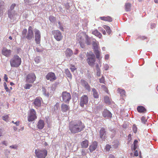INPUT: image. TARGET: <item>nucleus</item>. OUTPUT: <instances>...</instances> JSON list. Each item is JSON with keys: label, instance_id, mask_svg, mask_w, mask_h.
I'll list each match as a JSON object with an SVG mask.
<instances>
[{"label": "nucleus", "instance_id": "44", "mask_svg": "<svg viewBox=\"0 0 158 158\" xmlns=\"http://www.w3.org/2000/svg\"><path fill=\"white\" fill-rule=\"evenodd\" d=\"M141 121L142 123H145L146 122V120L145 118L143 116L141 118Z\"/></svg>", "mask_w": 158, "mask_h": 158}, {"label": "nucleus", "instance_id": "17", "mask_svg": "<svg viewBox=\"0 0 158 158\" xmlns=\"http://www.w3.org/2000/svg\"><path fill=\"white\" fill-rule=\"evenodd\" d=\"M81 82L82 85L88 91H90V87L88 82L83 79L81 80Z\"/></svg>", "mask_w": 158, "mask_h": 158}, {"label": "nucleus", "instance_id": "43", "mask_svg": "<svg viewBox=\"0 0 158 158\" xmlns=\"http://www.w3.org/2000/svg\"><path fill=\"white\" fill-rule=\"evenodd\" d=\"M9 117L8 115H5L2 117L3 119L5 121H7L8 120Z\"/></svg>", "mask_w": 158, "mask_h": 158}, {"label": "nucleus", "instance_id": "7", "mask_svg": "<svg viewBox=\"0 0 158 158\" xmlns=\"http://www.w3.org/2000/svg\"><path fill=\"white\" fill-rule=\"evenodd\" d=\"M36 79V77L35 73H31L28 74L26 76L25 82L33 84Z\"/></svg>", "mask_w": 158, "mask_h": 158}, {"label": "nucleus", "instance_id": "20", "mask_svg": "<svg viewBox=\"0 0 158 158\" xmlns=\"http://www.w3.org/2000/svg\"><path fill=\"white\" fill-rule=\"evenodd\" d=\"M34 104L35 107H39L40 106L41 102L40 99L38 98H36L34 100Z\"/></svg>", "mask_w": 158, "mask_h": 158}, {"label": "nucleus", "instance_id": "9", "mask_svg": "<svg viewBox=\"0 0 158 158\" xmlns=\"http://www.w3.org/2000/svg\"><path fill=\"white\" fill-rule=\"evenodd\" d=\"M62 97L63 100L66 103H69V102L71 99V95L69 93L66 91H64L62 92Z\"/></svg>", "mask_w": 158, "mask_h": 158}, {"label": "nucleus", "instance_id": "13", "mask_svg": "<svg viewBox=\"0 0 158 158\" xmlns=\"http://www.w3.org/2000/svg\"><path fill=\"white\" fill-rule=\"evenodd\" d=\"M34 36L33 32L32 27L30 26L28 27L27 35L26 36V38L28 40H31L32 39Z\"/></svg>", "mask_w": 158, "mask_h": 158}, {"label": "nucleus", "instance_id": "59", "mask_svg": "<svg viewBox=\"0 0 158 158\" xmlns=\"http://www.w3.org/2000/svg\"><path fill=\"white\" fill-rule=\"evenodd\" d=\"M96 70L100 69L99 67V65L98 64H97L96 65Z\"/></svg>", "mask_w": 158, "mask_h": 158}, {"label": "nucleus", "instance_id": "63", "mask_svg": "<svg viewBox=\"0 0 158 158\" xmlns=\"http://www.w3.org/2000/svg\"><path fill=\"white\" fill-rule=\"evenodd\" d=\"M109 57V55H106L105 56V58L106 59H108Z\"/></svg>", "mask_w": 158, "mask_h": 158}, {"label": "nucleus", "instance_id": "48", "mask_svg": "<svg viewBox=\"0 0 158 158\" xmlns=\"http://www.w3.org/2000/svg\"><path fill=\"white\" fill-rule=\"evenodd\" d=\"M4 79L6 81H7L8 78L6 74H5L4 75Z\"/></svg>", "mask_w": 158, "mask_h": 158}, {"label": "nucleus", "instance_id": "33", "mask_svg": "<svg viewBox=\"0 0 158 158\" xmlns=\"http://www.w3.org/2000/svg\"><path fill=\"white\" fill-rule=\"evenodd\" d=\"M48 19L52 23L54 22L56 20V18L52 15L50 16Z\"/></svg>", "mask_w": 158, "mask_h": 158}, {"label": "nucleus", "instance_id": "54", "mask_svg": "<svg viewBox=\"0 0 158 158\" xmlns=\"http://www.w3.org/2000/svg\"><path fill=\"white\" fill-rule=\"evenodd\" d=\"M2 144H3L5 145H6V146L7 145V143L6 141H3L2 142Z\"/></svg>", "mask_w": 158, "mask_h": 158}, {"label": "nucleus", "instance_id": "37", "mask_svg": "<svg viewBox=\"0 0 158 158\" xmlns=\"http://www.w3.org/2000/svg\"><path fill=\"white\" fill-rule=\"evenodd\" d=\"M111 148V147L110 145L107 144L105 147V149L106 151L109 152Z\"/></svg>", "mask_w": 158, "mask_h": 158}, {"label": "nucleus", "instance_id": "38", "mask_svg": "<svg viewBox=\"0 0 158 158\" xmlns=\"http://www.w3.org/2000/svg\"><path fill=\"white\" fill-rule=\"evenodd\" d=\"M102 88V90L107 93L108 92V89L107 87L105 85H102L101 86Z\"/></svg>", "mask_w": 158, "mask_h": 158}, {"label": "nucleus", "instance_id": "16", "mask_svg": "<svg viewBox=\"0 0 158 158\" xmlns=\"http://www.w3.org/2000/svg\"><path fill=\"white\" fill-rule=\"evenodd\" d=\"M45 123L44 121L42 119H40L37 124V127L39 130L42 129L44 127Z\"/></svg>", "mask_w": 158, "mask_h": 158}, {"label": "nucleus", "instance_id": "24", "mask_svg": "<svg viewBox=\"0 0 158 158\" xmlns=\"http://www.w3.org/2000/svg\"><path fill=\"white\" fill-rule=\"evenodd\" d=\"M100 18L102 20L110 22H112L113 20L109 16L101 17H100Z\"/></svg>", "mask_w": 158, "mask_h": 158}, {"label": "nucleus", "instance_id": "30", "mask_svg": "<svg viewBox=\"0 0 158 158\" xmlns=\"http://www.w3.org/2000/svg\"><path fill=\"white\" fill-rule=\"evenodd\" d=\"M103 27L105 29H106L107 32L108 33L109 35L111 33V31L110 27L108 26L105 25H104Z\"/></svg>", "mask_w": 158, "mask_h": 158}, {"label": "nucleus", "instance_id": "4", "mask_svg": "<svg viewBox=\"0 0 158 158\" xmlns=\"http://www.w3.org/2000/svg\"><path fill=\"white\" fill-rule=\"evenodd\" d=\"M35 153L38 158H45L48 154V151L45 149H36Z\"/></svg>", "mask_w": 158, "mask_h": 158}, {"label": "nucleus", "instance_id": "11", "mask_svg": "<svg viewBox=\"0 0 158 158\" xmlns=\"http://www.w3.org/2000/svg\"><path fill=\"white\" fill-rule=\"evenodd\" d=\"M45 77L47 80H49L51 82H53L57 79L55 73L52 72L48 73L46 76Z\"/></svg>", "mask_w": 158, "mask_h": 158}, {"label": "nucleus", "instance_id": "23", "mask_svg": "<svg viewBox=\"0 0 158 158\" xmlns=\"http://www.w3.org/2000/svg\"><path fill=\"white\" fill-rule=\"evenodd\" d=\"M73 54V52L70 49L68 48L65 51V55L67 57H70Z\"/></svg>", "mask_w": 158, "mask_h": 158}, {"label": "nucleus", "instance_id": "46", "mask_svg": "<svg viewBox=\"0 0 158 158\" xmlns=\"http://www.w3.org/2000/svg\"><path fill=\"white\" fill-rule=\"evenodd\" d=\"M27 33V30L26 29H24L22 31V34L23 35H26V34Z\"/></svg>", "mask_w": 158, "mask_h": 158}, {"label": "nucleus", "instance_id": "60", "mask_svg": "<svg viewBox=\"0 0 158 158\" xmlns=\"http://www.w3.org/2000/svg\"><path fill=\"white\" fill-rule=\"evenodd\" d=\"M108 158H115V157L113 155L110 154V155Z\"/></svg>", "mask_w": 158, "mask_h": 158}, {"label": "nucleus", "instance_id": "34", "mask_svg": "<svg viewBox=\"0 0 158 158\" xmlns=\"http://www.w3.org/2000/svg\"><path fill=\"white\" fill-rule=\"evenodd\" d=\"M93 46L94 50H98V44L95 42H93Z\"/></svg>", "mask_w": 158, "mask_h": 158}, {"label": "nucleus", "instance_id": "28", "mask_svg": "<svg viewBox=\"0 0 158 158\" xmlns=\"http://www.w3.org/2000/svg\"><path fill=\"white\" fill-rule=\"evenodd\" d=\"M117 91L121 96L124 97L126 96V92L124 90L118 88L117 89Z\"/></svg>", "mask_w": 158, "mask_h": 158}, {"label": "nucleus", "instance_id": "39", "mask_svg": "<svg viewBox=\"0 0 158 158\" xmlns=\"http://www.w3.org/2000/svg\"><path fill=\"white\" fill-rule=\"evenodd\" d=\"M4 86V88L6 90V91L7 92H10V90L9 89L8 87L7 86V85L6 82H4L3 83Z\"/></svg>", "mask_w": 158, "mask_h": 158}, {"label": "nucleus", "instance_id": "58", "mask_svg": "<svg viewBox=\"0 0 158 158\" xmlns=\"http://www.w3.org/2000/svg\"><path fill=\"white\" fill-rule=\"evenodd\" d=\"M19 121H16V122H15V124L17 126H18L19 125Z\"/></svg>", "mask_w": 158, "mask_h": 158}, {"label": "nucleus", "instance_id": "36", "mask_svg": "<svg viewBox=\"0 0 158 158\" xmlns=\"http://www.w3.org/2000/svg\"><path fill=\"white\" fill-rule=\"evenodd\" d=\"M94 52L97 58L99 59L100 57V52L98 50H94Z\"/></svg>", "mask_w": 158, "mask_h": 158}, {"label": "nucleus", "instance_id": "6", "mask_svg": "<svg viewBox=\"0 0 158 158\" xmlns=\"http://www.w3.org/2000/svg\"><path fill=\"white\" fill-rule=\"evenodd\" d=\"M37 118L35 111L33 109H30L27 117L28 121L29 122H32L36 119Z\"/></svg>", "mask_w": 158, "mask_h": 158}, {"label": "nucleus", "instance_id": "14", "mask_svg": "<svg viewBox=\"0 0 158 158\" xmlns=\"http://www.w3.org/2000/svg\"><path fill=\"white\" fill-rule=\"evenodd\" d=\"M106 135V129L104 127H102L99 131V136L103 140H105V137Z\"/></svg>", "mask_w": 158, "mask_h": 158}, {"label": "nucleus", "instance_id": "62", "mask_svg": "<svg viewBox=\"0 0 158 158\" xmlns=\"http://www.w3.org/2000/svg\"><path fill=\"white\" fill-rule=\"evenodd\" d=\"M59 28L61 31H64V28L62 26H59Z\"/></svg>", "mask_w": 158, "mask_h": 158}, {"label": "nucleus", "instance_id": "40", "mask_svg": "<svg viewBox=\"0 0 158 158\" xmlns=\"http://www.w3.org/2000/svg\"><path fill=\"white\" fill-rule=\"evenodd\" d=\"M99 82L101 83L104 84L105 82V79L103 76H102L101 78H100Z\"/></svg>", "mask_w": 158, "mask_h": 158}, {"label": "nucleus", "instance_id": "61", "mask_svg": "<svg viewBox=\"0 0 158 158\" xmlns=\"http://www.w3.org/2000/svg\"><path fill=\"white\" fill-rule=\"evenodd\" d=\"M102 32L103 35H105L106 34V32L105 30H102Z\"/></svg>", "mask_w": 158, "mask_h": 158}, {"label": "nucleus", "instance_id": "31", "mask_svg": "<svg viewBox=\"0 0 158 158\" xmlns=\"http://www.w3.org/2000/svg\"><path fill=\"white\" fill-rule=\"evenodd\" d=\"M104 101L106 103L110 104V99L109 97L107 96L104 97Z\"/></svg>", "mask_w": 158, "mask_h": 158}, {"label": "nucleus", "instance_id": "53", "mask_svg": "<svg viewBox=\"0 0 158 158\" xmlns=\"http://www.w3.org/2000/svg\"><path fill=\"white\" fill-rule=\"evenodd\" d=\"M131 134H129L128 136V139L129 140H131Z\"/></svg>", "mask_w": 158, "mask_h": 158}, {"label": "nucleus", "instance_id": "56", "mask_svg": "<svg viewBox=\"0 0 158 158\" xmlns=\"http://www.w3.org/2000/svg\"><path fill=\"white\" fill-rule=\"evenodd\" d=\"M137 148V145H134L133 146V149L134 151H135L136 149Z\"/></svg>", "mask_w": 158, "mask_h": 158}, {"label": "nucleus", "instance_id": "1", "mask_svg": "<svg viewBox=\"0 0 158 158\" xmlns=\"http://www.w3.org/2000/svg\"><path fill=\"white\" fill-rule=\"evenodd\" d=\"M85 126L80 120H76L70 122L69 127L72 133L76 134L82 131Z\"/></svg>", "mask_w": 158, "mask_h": 158}, {"label": "nucleus", "instance_id": "8", "mask_svg": "<svg viewBox=\"0 0 158 158\" xmlns=\"http://www.w3.org/2000/svg\"><path fill=\"white\" fill-rule=\"evenodd\" d=\"M52 33L55 39L57 41L61 40L63 38L61 32L58 30H54L52 31Z\"/></svg>", "mask_w": 158, "mask_h": 158}, {"label": "nucleus", "instance_id": "52", "mask_svg": "<svg viewBox=\"0 0 158 158\" xmlns=\"http://www.w3.org/2000/svg\"><path fill=\"white\" fill-rule=\"evenodd\" d=\"M135 153H134V155L136 156H137L139 154H138V151L137 150L135 151Z\"/></svg>", "mask_w": 158, "mask_h": 158}, {"label": "nucleus", "instance_id": "25", "mask_svg": "<svg viewBox=\"0 0 158 158\" xmlns=\"http://www.w3.org/2000/svg\"><path fill=\"white\" fill-rule=\"evenodd\" d=\"M92 91L94 97L95 98H99V95L96 89L93 88L92 89Z\"/></svg>", "mask_w": 158, "mask_h": 158}, {"label": "nucleus", "instance_id": "64", "mask_svg": "<svg viewBox=\"0 0 158 158\" xmlns=\"http://www.w3.org/2000/svg\"><path fill=\"white\" fill-rule=\"evenodd\" d=\"M155 24L154 23L152 24L151 25V28H152L153 27H155Z\"/></svg>", "mask_w": 158, "mask_h": 158}, {"label": "nucleus", "instance_id": "19", "mask_svg": "<svg viewBox=\"0 0 158 158\" xmlns=\"http://www.w3.org/2000/svg\"><path fill=\"white\" fill-rule=\"evenodd\" d=\"M98 146V143L95 141L93 142L92 144L89 146V149L90 152L95 150Z\"/></svg>", "mask_w": 158, "mask_h": 158}, {"label": "nucleus", "instance_id": "12", "mask_svg": "<svg viewBox=\"0 0 158 158\" xmlns=\"http://www.w3.org/2000/svg\"><path fill=\"white\" fill-rule=\"evenodd\" d=\"M88 98L87 95H84L82 96L81 98L80 103V106L83 107L85 105H87L88 102Z\"/></svg>", "mask_w": 158, "mask_h": 158}, {"label": "nucleus", "instance_id": "41", "mask_svg": "<svg viewBox=\"0 0 158 158\" xmlns=\"http://www.w3.org/2000/svg\"><path fill=\"white\" fill-rule=\"evenodd\" d=\"M132 128L133 132L134 133H136L137 131V127L135 124L133 125Z\"/></svg>", "mask_w": 158, "mask_h": 158}, {"label": "nucleus", "instance_id": "10", "mask_svg": "<svg viewBox=\"0 0 158 158\" xmlns=\"http://www.w3.org/2000/svg\"><path fill=\"white\" fill-rule=\"evenodd\" d=\"M35 40L37 44H40L41 42V34L39 30L37 29H35Z\"/></svg>", "mask_w": 158, "mask_h": 158}, {"label": "nucleus", "instance_id": "22", "mask_svg": "<svg viewBox=\"0 0 158 158\" xmlns=\"http://www.w3.org/2000/svg\"><path fill=\"white\" fill-rule=\"evenodd\" d=\"M81 148H87L89 146V141L87 139H85L81 143Z\"/></svg>", "mask_w": 158, "mask_h": 158}, {"label": "nucleus", "instance_id": "2", "mask_svg": "<svg viewBox=\"0 0 158 158\" xmlns=\"http://www.w3.org/2000/svg\"><path fill=\"white\" fill-rule=\"evenodd\" d=\"M77 38L81 47L82 48L85 47V43L88 45L90 44L88 42L89 40L88 36L83 32L77 33Z\"/></svg>", "mask_w": 158, "mask_h": 158}, {"label": "nucleus", "instance_id": "35", "mask_svg": "<svg viewBox=\"0 0 158 158\" xmlns=\"http://www.w3.org/2000/svg\"><path fill=\"white\" fill-rule=\"evenodd\" d=\"M65 73L67 75V77H69V78H71L72 75L69 70L68 69H66L65 70Z\"/></svg>", "mask_w": 158, "mask_h": 158}, {"label": "nucleus", "instance_id": "15", "mask_svg": "<svg viewBox=\"0 0 158 158\" xmlns=\"http://www.w3.org/2000/svg\"><path fill=\"white\" fill-rule=\"evenodd\" d=\"M2 52V55L6 57H9L11 55V50L8 49L6 48H3Z\"/></svg>", "mask_w": 158, "mask_h": 158}, {"label": "nucleus", "instance_id": "57", "mask_svg": "<svg viewBox=\"0 0 158 158\" xmlns=\"http://www.w3.org/2000/svg\"><path fill=\"white\" fill-rule=\"evenodd\" d=\"M3 131L2 129H0V137L2 135Z\"/></svg>", "mask_w": 158, "mask_h": 158}, {"label": "nucleus", "instance_id": "26", "mask_svg": "<svg viewBox=\"0 0 158 158\" xmlns=\"http://www.w3.org/2000/svg\"><path fill=\"white\" fill-rule=\"evenodd\" d=\"M137 110L139 113L144 112L146 111V109L143 106H140L137 108Z\"/></svg>", "mask_w": 158, "mask_h": 158}, {"label": "nucleus", "instance_id": "29", "mask_svg": "<svg viewBox=\"0 0 158 158\" xmlns=\"http://www.w3.org/2000/svg\"><path fill=\"white\" fill-rule=\"evenodd\" d=\"M131 7V4L130 3H126L125 4V10L127 12L130 11Z\"/></svg>", "mask_w": 158, "mask_h": 158}, {"label": "nucleus", "instance_id": "27", "mask_svg": "<svg viewBox=\"0 0 158 158\" xmlns=\"http://www.w3.org/2000/svg\"><path fill=\"white\" fill-rule=\"evenodd\" d=\"M92 34L99 38H101L102 37L101 34L97 30H95L92 31Z\"/></svg>", "mask_w": 158, "mask_h": 158}, {"label": "nucleus", "instance_id": "49", "mask_svg": "<svg viewBox=\"0 0 158 158\" xmlns=\"http://www.w3.org/2000/svg\"><path fill=\"white\" fill-rule=\"evenodd\" d=\"M10 147L12 148L17 149V146L16 145H12L10 146Z\"/></svg>", "mask_w": 158, "mask_h": 158}, {"label": "nucleus", "instance_id": "5", "mask_svg": "<svg viewBox=\"0 0 158 158\" xmlns=\"http://www.w3.org/2000/svg\"><path fill=\"white\" fill-rule=\"evenodd\" d=\"M86 61L88 64L91 67H93L96 61V59L93 53L91 52L90 54L88 55Z\"/></svg>", "mask_w": 158, "mask_h": 158}, {"label": "nucleus", "instance_id": "42", "mask_svg": "<svg viewBox=\"0 0 158 158\" xmlns=\"http://www.w3.org/2000/svg\"><path fill=\"white\" fill-rule=\"evenodd\" d=\"M34 60L37 63H39L40 61V58L39 56H37L35 58Z\"/></svg>", "mask_w": 158, "mask_h": 158}, {"label": "nucleus", "instance_id": "32", "mask_svg": "<svg viewBox=\"0 0 158 158\" xmlns=\"http://www.w3.org/2000/svg\"><path fill=\"white\" fill-rule=\"evenodd\" d=\"M32 84L31 83L26 84L24 87V88L25 89H29L32 86Z\"/></svg>", "mask_w": 158, "mask_h": 158}, {"label": "nucleus", "instance_id": "45", "mask_svg": "<svg viewBox=\"0 0 158 158\" xmlns=\"http://www.w3.org/2000/svg\"><path fill=\"white\" fill-rule=\"evenodd\" d=\"M16 6V4L15 3H13L12 4L10 7V9L12 10L15 8V6Z\"/></svg>", "mask_w": 158, "mask_h": 158}, {"label": "nucleus", "instance_id": "47", "mask_svg": "<svg viewBox=\"0 0 158 158\" xmlns=\"http://www.w3.org/2000/svg\"><path fill=\"white\" fill-rule=\"evenodd\" d=\"M71 67L70 68V69L72 72H73L76 69V68H75L74 65H71Z\"/></svg>", "mask_w": 158, "mask_h": 158}, {"label": "nucleus", "instance_id": "21", "mask_svg": "<svg viewBox=\"0 0 158 158\" xmlns=\"http://www.w3.org/2000/svg\"><path fill=\"white\" fill-rule=\"evenodd\" d=\"M102 115L104 117H111V113L107 110H104L102 112Z\"/></svg>", "mask_w": 158, "mask_h": 158}, {"label": "nucleus", "instance_id": "18", "mask_svg": "<svg viewBox=\"0 0 158 158\" xmlns=\"http://www.w3.org/2000/svg\"><path fill=\"white\" fill-rule=\"evenodd\" d=\"M70 109V107L69 105L64 103H62L61 105V110L62 112H65Z\"/></svg>", "mask_w": 158, "mask_h": 158}, {"label": "nucleus", "instance_id": "50", "mask_svg": "<svg viewBox=\"0 0 158 158\" xmlns=\"http://www.w3.org/2000/svg\"><path fill=\"white\" fill-rule=\"evenodd\" d=\"M100 69L99 70H97V73L96 74L98 76H100Z\"/></svg>", "mask_w": 158, "mask_h": 158}, {"label": "nucleus", "instance_id": "55", "mask_svg": "<svg viewBox=\"0 0 158 158\" xmlns=\"http://www.w3.org/2000/svg\"><path fill=\"white\" fill-rule=\"evenodd\" d=\"M138 142V140L137 139H135L133 145H137Z\"/></svg>", "mask_w": 158, "mask_h": 158}, {"label": "nucleus", "instance_id": "51", "mask_svg": "<svg viewBox=\"0 0 158 158\" xmlns=\"http://www.w3.org/2000/svg\"><path fill=\"white\" fill-rule=\"evenodd\" d=\"M109 68V66L107 64H106L105 65L104 68L105 70H107Z\"/></svg>", "mask_w": 158, "mask_h": 158}, {"label": "nucleus", "instance_id": "3", "mask_svg": "<svg viewBox=\"0 0 158 158\" xmlns=\"http://www.w3.org/2000/svg\"><path fill=\"white\" fill-rule=\"evenodd\" d=\"M21 58L17 55H14L10 60V66L12 67H18L21 65Z\"/></svg>", "mask_w": 158, "mask_h": 158}]
</instances>
